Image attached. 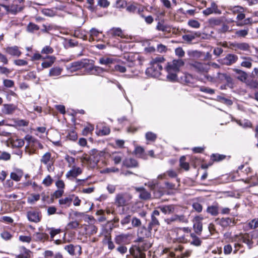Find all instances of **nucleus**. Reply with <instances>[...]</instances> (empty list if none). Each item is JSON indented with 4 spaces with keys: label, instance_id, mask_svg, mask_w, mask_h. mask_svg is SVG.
<instances>
[{
    "label": "nucleus",
    "instance_id": "obj_49",
    "mask_svg": "<svg viewBox=\"0 0 258 258\" xmlns=\"http://www.w3.org/2000/svg\"><path fill=\"white\" fill-rule=\"evenodd\" d=\"M180 166L185 170L189 169V165L188 163L185 162V157L182 156L180 159Z\"/></svg>",
    "mask_w": 258,
    "mask_h": 258
},
{
    "label": "nucleus",
    "instance_id": "obj_43",
    "mask_svg": "<svg viewBox=\"0 0 258 258\" xmlns=\"http://www.w3.org/2000/svg\"><path fill=\"white\" fill-rule=\"evenodd\" d=\"M190 236L192 238V240L190 242V244L196 246L201 245L202 241L199 237L197 236L195 233H191Z\"/></svg>",
    "mask_w": 258,
    "mask_h": 258
},
{
    "label": "nucleus",
    "instance_id": "obj_29",
    "mask_svg": "<svg viewBox=\"0 0 258 258\" xmlns=\"http://www.w3.org/2000/svg\"><path fill=\"white\" fill-rule=\"evenodd\" d=\"M16 108V106L13 104H5L2 112L5 114L9 115L12 114Z\"/></svg>",
    "mask_w": 258,
    "mask_h": 258
},
{
    "label": "nucleus",
    "instance_id": "obj_2",
    "mask_svg": "<svg viewBox=\"0 0 258 258\" xmlns=\"http://www.w3.org/2000/svg\"><path fill=\"white\" fill-rule=\"evenodd\" d=\"M235 241H237V243H235L234 245L235 249L233 251L234 253H236L239 248L241 247V243L246 244L249 248H251L253 243L249 234L247 233L236 235L235 236Z\"/></svg>",
    "mask_w": 258,
    "mask_h": 258
},
{
    "label": "nucleus",
    "instance_id": "obj_28",
    "mask_svg": "<svg viewBox=\"0 0 258 258\" xmlns=\"http://www.w3.org/2000/svg\"><path fill=\"white\" fill-rule=\"evenodd\" d=\"M45 58L48 59V60L42 62L41 66L43 69L51 67L56 59L55 57L54 56H47Z\"/></svg>",
    "mask_w": 258,
    "mask_h": 258
},
{
    "label": "nucleus",
    "instance_id": "obj_37",
    "mask_svg": "<svg viewBox=\"0 0 258 258\" xmlns=\"http://www.w3.org/2000/svg\"><path fill=\"white\" fill-rule=\"evenodd\" d=\"M151 246V243L146 240L140 241L139 243L138 246H137L138 248H140L144 252L147 250Z\"/></svg>",
    "mask_w": 258,
    "mask_h": 258
},
{
    "label": "nucleus",
    "instance_id": "obj_35",
    "mask_svg": "<svg viewBox=\"0 0 258 258\" xmlns=\"http://www.w3.org/2000/svg\"><path fill=\"white\" fill-rule=\"evenodd\" d=\"M51 159L50 153L46 152L42 156L40 161L42 163L46 165L48 167V166H50Z\"/></svg>",
    "mask_w": 258,
    "mask_h": 258
},
{
    "label": "nucleus",
    "instance_id": "obj_61",
    "mask_svg": "<svg viewBox=\"0 0 258 258\" xmlns=\"http://www.w3.org/2000/svg\"><path fill=\"white\" fill-rule=\"evenodd\" d=\"M52 179L49 175H48L42 181V183L46 186L50 185L52 183Z\"/></svg>",
    "mask_w": 258,
    "mask_h": 258
},
{
    "label": "nucleus",
    "instance_id": "obj_4",
    "mask_svg": "<svg viewBox=\"0 0 258 258\" xmlns=\"http://www.w3.org/2000/svg\"><path fill=\"white\" fill-rule=\"evenodd\" d=\"M28 144L25 146V151L28 155L31 156L35 153L37 145H40V143L37 140H34L31 136L27 135L25 137Z\"/></svg>",
    "mask_w": 258,
    "mask_h": 258
},
{
    "label": "nucleus",
    "instance_id": "obj_63",
    "mask_svg": "<svg viewBox=\"0 0 258 258\" xmlns=\"http://www.w3.org/2000/svg\"><path fill=\"white\" fill-rule=\"evenodd\" d=\"M1 235L2 238L6 240L11 239L12 237V235L10 232L7 231H4L3 232H2Z\"/></svg>",
    "mask_w": 258,
    "mask_h": 258
},
{
    "label": "nucleus",
    "instance_id": "obj_48",
    "mask_svg": "<svg viewBox=\"0 0 258 258\" xmlns=\"http://www.w3.org/2000/svg\"><path fill=\"white\" fill-rule=\"evenodd\" d=\"M188 55L191 57L194 58H199L202 57L203 52L198 50H192L188 52Z\"/></svg>",
    "mask_w": 258,
    "mask_h": 258
},
{
    "label": "nucleus",
    "instance_id": "obj_59",
    "mask_svg": "<svg viewBox=\"0 0 258 258\" xmlns=\"http://www.w3.org/2000/svg\"><path fill=\"white\" fill-rule=\"evenodd\" d=\"M132 221V225L134 227H138L141 225L142 222L139 218L137 217H133L131 220Z\"/></svg>",
    "mask_w": 258,
    "mask_h": 258
},
{
    "label": "nucleus",
    "instance_id": "obj_56",
    "mask_svg": "<svg viewBox=\"0 0 258 258\" xmlns=\"http://www.w3.org/2000/svg\"><path fill=\"white\" fill-rule=\"evenodd\" d=\"M31 252L30 250L24 248V254L17 255L15 258H29L31 256Z\"/></svg>",
    "mask_w": 258,
    "mask_h": 258
},
{
    "label": "nucleus",
    "instance_id": "obj_32",
    "mask_svg": "<svg viewBox=\"0 0 258 258\" xmlns=\"http://www.w3.org/2000/svg\"><path fill=\"white\" fill-rule=\"evenodd\" d=\"M206 211L212 216H216L219 214V206L218 204L208 206Z\"/></svg>",
    "mask_w": 258,
    "mask_h": 258
},
{
    "label": "nucleus",
    "instance_id": "obj_13",
    "mask_svg": "<svg viewBox=\"0 0 258 258\" xmlns=\"http://www.w3.org/2000/svg\"><path fill=\"white\" fill-rule=\"evenodd\" d=\"M82 173V170L80 167L73 166L72 169L67 172L66 176L67 178L70 179L71 178H76Z\"/></svg>",
    "mask_w": 258,
    "mask_h": 258
},
{
    "label": "nucleus",
    "instance_id": "obj_40",
    "mask_svg": "<svg viewBox=\"0 0 258 258\" xmlns=\"http://www.w3.org/2000/svg\"><path fill=\"white\" fill-rule=\"evenodd\" d=\"M11 143L14 147L20 148L24 146V141L23 139H12Z\"/></svg>",
    "mask_w": 258,
    "mask_h": 258
},
{
    "label": "nucleus",
    "instance_id": "obj_17",
    "mask_svg": "<svg viewBox=\"0 0 258 258\" xmlns=\"http://www.w3.org/2000/svg\"><path fill=\"white\" fill-rule=\"evenodd\" d=\"M27 217L29 221L38 223L40 221V217L38 212L34 210L29 211L27 213Z\"/></svg>",
    "mask_w": 258,
    "mask_h": 258
},
{
    "label": "nucleus",
    "instance_id": "obj_24",
    "mask_svg": "<svg viewBox=\"0 0 258 258\" xmlns=\"http://www.w3.org/2000/svg\"><path fill=\"white\" fill-rule=\"evenodd\" d=\"M136 189L140 193L139 197L141 199L146 200L151 198L150 193L145 188L143 187H137Z\"/></svg>",
    "mask_w": 258,
    "mask_h": 258
},
{
    "label": "nucleus",
    "instance_id": "obj_7",
    "mask_svg": "<svg viewBox=\"0 0 258 258\" xmlns=\"http://www.w3.org/2000/svg\"><path fill=\"white\" fill-rule=\"evenodd\" d=\"M165 222L168 225H170L172 223L176 222L187 224L188 222V217L183 214H175L170 218L165 219Z\"/></svg>",
    "mask_w": 258,
    "mask_h": 258
},
{
    "label": "nucleus",
    "instance_id": "obj_58",
    "mask_svg": "<svg viewBox=\"0 0 258 258\" xmlns=\"http://www.w3.org/2000/svg\"><path fill=\"white\" fill-rule=\"evenodd\" d=\"M131 221V216L130 215H126L123 217L120 221V224L122 226H124L128 224Z\"/></svg>",
    "mask_w": 258,
    "mask_h": 258
},
{
    "label": "nucleus",
    "instance_id": "obj_8",
    "mask_svg": "<svg viewBox=\"0 0 258 258\" xmlns=\"http://www.w3.org/2000/svg\"><path fill=\"white\" fill-rule=\"evenodd\" d=\"M229 48L235 51L238 50L243 51H249L250 47L249 44L246 42H230Z\"/></svg>",
    "mask_w": 258,
    "mask_h": 258
},
{
    "label": "nucleus",
    "instance_id": "obj_31",
    "mask_svg": "<svg viewBox=\"0 0 258 258\" xmlns=\"http://www.w3.org/2000/svg\"><path fill=\"white\" fill-rule=\"evenodd\" d=\"M218 77L220 79H224L227 83L228 85L232 87L233 85V79L228 75L223 73H218Z\"/></svg>",
    "mask_w": 258,
    "mask_h": 258
},
{
    "label": "nucleus",
    "instance_id": "obj_6",
    "mask_svg": "<svg viewBox=\"0 0 258 258\" xmlns=\"http://www.w3.org/2000/svg\"><path fill=\"white\" fill-rule=\"evenodd\" d=\"M189 66L194 70L200 72H207L210 69V63L202 62L198 61L189 63Z\"/></svg>",
    "mask_w": 258,
    "mask_h": 258
},
{
    "label": "nucleus",
    "instance_id": "obj_3",
    "mask_svg": "<svg viewBox=\"0 0 258 258\" xmlns=\"http://www.w3.org/2000/svg\"><path fill=\"white\" fill-rule=\"evenodd\" d=\"M164 61V58L161 56L156 57L151 61V67L148 68L146 72H152L154 69L158 70L153 74V77H158L160 75V71L162 70L163 67L161 64Z\"/></svg>",
    "mask_w": 258,
    "mask_h": 258
},
{
    "label": "nucleus",
    "instance_id": "obj_50",
    "mask_svg": "<svg viewBox=\"0 0 258 258\" xmlns=\"http://www.w3.org/2000/svg\"><path fill=\"white\" fill-rule=\"evenodd\" d=\"M127 238V236L124 234L117 235L115 237V242L118 244H121L124 242Z\"/></svg>",
    "mask_w": 258,
    "mask_h": 258
},
{
    "label": "nucleus",
    "instance_id": "obj_30",
    "mask_svg": "<svg viewBox=\"0 0 258 258\" xmlns=\"http://www.w3.org/2000/svg\"><path fill=\"white\" fill-rule=\"evenodd\" d=\"M122 165L127 168H133L137 167L138 166V163L135 159L128 158L123 160Z\"/></svg>",
    "mask_w": 258,
    "mask_h": 258
},
{
    "label": "nucleus",
    "instance_id": "obj_21",
    "mask_svg": "<svg viewBox=\"0 0 258 258\" xmlns=\"http://www.w3.org/2000/svg\"><path fill=\"white\" fill-rule=\"evenodd\" d=\"M238 58V56L235 54H228L224 58L223 63L227 66H230L236 62Z\"/></svg>",
    "mask_w": 258,
    "mask_h": 258
},
{
    "label": "nucleus",
    "instance_id": "obj_45",
    "mask_svg": "<svg viewBox=\"0 0 258 258\" xmlns=\"http://www.w3.org/2000/svg\"><path fill=\"white\" fill-rule=\"evenodd\" d=\"M248 227H245L246 230H248L249 229H255L258 227V218H255L252 220L251 221L248 222L246 224Z\"/></svg>",
    "mask_w": 258,
    "mask_h": 258
},
{
    "label": "nucleus",
    "instance_id": "obj_60",
    "mask_svg": "<svg viewBox=\"0 0 258 258\" xmlns=\"http://www.w3.org/2000/svg\"><path fill=\"white\" fill-rule=\"evenodd\" d=\"M79 223L77 221H72L69 223L67 226V229H76L79 226Z\"/></svg>",
    "mask_w": 258,
    "mask_h": 258
},
{
    "label": "nucleus",
    "instance_id": "obj_44",
    "mask_svg": "<svg viewBox=\"0 0 258 258\" xmlns=\"http://www.w3.org/2000/svg\"><path fill=\"white\" fill-rule=\"evenodd\" d=\"M40 197V196L39 194H32L29 197H28L27 202L29 204H33L39 200Z\"/></svg>",
    "mask_w": 258,
    "mask_h": 258
},
{
    "label": "nucleus",
    "instance_id": "obj_41",
    "mask_svg": "<svg viewBox=\"0 0 258 258\" xmlns=\"http://www.w3.org/2000/svg\"><path fill=\"white\" fill-rule=\"evenodd\" d=\"M111 158L115 164H118L121 161L123 156L121 153H114L112 154Z\"/></svg>",
    "mask_w": 258,
    "mask_h": 258
},
{
    "label": "nucleus",
    "instance_id": "obj_20",
    "mask_svg": "<svg viewBox=\"0 0 258 258\" xmlns=\"http://www.w3.org/2000/svg\"><path fill=\"white\" fill-rule=\"evenodd\" d=\"M219 225L223 228H227L229 226H232L236 224L234 219L227 217L221 218L219 222Z\"/></svg>",
    "mask_w": 258,
    "mask_h": 258
},
{
    "label": "nucleus",
    "instance_id": "obj_23",
    "mask_svg": "<svg viewBox=\"0 0 258 258\" xmlns=\"http://www.w3.org/2000/svg\"><path fill=\"white\" fill-rule=\"evenodd\" d=\"M108 33L112 37H119L121 38L125 37V35L120 28H112L109 30Z\"/></svg>",
    "mask_w": 258,
    "mask_h": 258
},
{
    "label": "nucleus",
    "instance_id": "obj_27",
    "mask_svg": "<svg viewBox=\"0 0 258 258\" xmlns=\"http://www.w3.org/2000/svg\"><path fill=\"white\" fill-rule=\"evenodd\" d=\"M63 69L59 67H55L49 70L48 76L50 77L56 78L61 75Z\"/></svg>",
    "mask_w": 258,
    "mask_h": 258
},
{
    "label": "nucleus",
    "instance_id": "obj_16",
    "mask_svg": "<svg viewBox=\"0 0 258 258\" xmlns=\"http://www.w3.org/2000/svg\"><path fill=\"white\" fill-rule=\"evenodd\" d=\"M203 13L206 16H208L213 13L220 14L221 12L218 9L217 5L215 3H212L211 6L204 10Z\"/></svg>",
    "mask_w": 258,
    "mask_h": 258
},
{
    "label": "nucleus",
    "instance_id": "obj_34",
    "mask_svg": "<svg viewBox=\"0 0 258 258\" xmlns=\"http://www.w3.org/2000/svg\"><path fill=\"white\" fill-rule=\"evenodd\" d=\"M221 25V27L217 29V32L218 33L225 34L227 32H231L233 31V29L230 28V26L227 24L222 22Z\"/></svg>",
    "mask_w": 258,
    "mask_h": 258
},
{
    "label": "nucleus",
    "instance_id": "obj_22",
    "mask_svg": "<svg viewBox=\"0 0 258 258\" xmlns=\"http://www.w3.org/2000/svg\"><path fill=\"white\" fill-rule=\"evenodd\" d=\"M175 208L176 207L174 205H169L159 206L158 209L164 214H170L175 212Z\"/></svg>",
    "mask_w": 258,
    "mask_h": 258
},
{
    "label": "nucleus",
    "instance_id": "obj_14",
    "mask_svg": "<svg viewBox=\"0 0 258 258\" xmlns=\"http://www.w3.org/2000/svg\"><path fill=\"white\" fill-rule=\"evenodd\" d=\"M85 67V63L82 61L73 62L66 66L67 70L74 72Z\"/></svg>",
    "mask_w": 258,
    "mask_h": 258
},
{
    "label": "nucleus",
    "instance_id": "obj_25",
    "mask_svg": "<svg viewBox=\"0 0 258 258\" xmlns=\"http://www.w3.org/2000/svg\"><path fill=\"white\" fill-rule=\"evenodd\" d=\"M200 36V34L198 32H190V34L182 35V38L184 41L190 43L197 37H199Z\"/></svg>",
    "mask_w": 258,
    "mask_h": 258
},
{
    "label": "nucleus",
    "instance_id": "obj_18",
    "mask_svg": "<svg viewBox=\"0 0 258 258\" xmlns=\"http://www.w3.org/2000/svg\"><path fill=\"white\" fill-rule=\"evenodd\" d=\"M5 52L13 56L19 57L21 55L22 52L19 50V47L17 46H9L5 48Z\"/></svg>",
    "mask_w": 258,
    "mask_h": 258
},
{
    "label": "nucleus",
    "instance_id": "obj_46",
    "mask_svg": "<svg viewBox=\"0 0 258 258\" xmlns=\"http://www.w3.org/2000/svg\"><path fill=\"white\" fill-rule=\"evenodd\" d=\"M229 10L233 14H239L240 12H244V9L239 6L230 7Z\"/></svg>",
    "mask_w": 258,
    "mask_h": 258
},
{
    "label": "nucleus",
    "instance_id": "obj_9",
    "mask_svg": "<svg viewBox=\"0 0 258 258\" xmlns=\"http://www.w3.org/2000/svg\"><path fill=\"white\" fill-rule=\"evenodd\" d=\"M132 197L125 193H120L116 195L115 199V204L119 207L124 206L127 204Z\"/></svg>",
    "mask_w": 258,
    "mask_h": 258
},
{
    "label": "nucleus",
    "instance_id": "obj_51",
    "mask_svg": "<svg viewBox=\"0 0 258 258\" xmlns=\"http://www.w3.org/2000/svg\"><path fill=\"white\" fill-rule=\"evenodd\" d=\"M65 160L67 161L68 163V166L70 167H73V166H75V159L71 156H70L69 155H67L65 156Z\"/></svg>",
    "mask_w": 258,
    "mask_h": 258
},
{
    "label": "nucleus",
    "instance_id": "obj_62",
    "mask_svg": "<svg viewBox=\"0 0 258 258\" xmlns=\"http://www.w3.org/2000/svg\"><path fill=\"white\" fill-rule=\"evenodd\" d=\"M113 71L119 72L121 73H125L126 71V68L121 65L117 64L114 66Z\"/></svg>",
    "mask_w": 258,
    "mask_h": 258
},
{
    "label": "nucleus",
    "instance_id": "obj_47",
    "mask_svg": "<svg viewBox=\"0 0 258 258\" xmlns=\"http://www.w3.org/2000/svg\"><path fill=\"white\" fill-rule=\"evenodd\" d=\"M100 32L95 28H92L90 30V37L89 41L94 40V37H97Z\"/></svg>",
    "mask_w": 258,
    "mask_h": 258
},
{
    "label": "nucleus",
    "instance_id": "obj_10",
    "mask_svg": "<svg viewBox=\"0 0 258 258\" xmlns=\"http://www.w3.org/2000/svg\"><path fill=\"white\" fill-rule=\"evenodd\" d=\"M203 217L201 216H196L193 220V228L196 234L201 235L203 230L202 221Z\"/></svg>",
    "mask_w": 258,
    "mask_h": 258
},
{
    "label": "nucleus",
    "instance_id": "obj_1",
    "mask_svg": "<svg viewBox=\"0 0 258 258\" xmlns=\"http://www.w3.org/2000/svg\"><path fill=\"white\" fill-rule=\"evenodd\" d=\"M24 0H14L10 6L0 5V16L2 14V7L9 13L15 14L20 12L24 7Z\"/></svg>",
    "mask_w": 258,
    "mask_h": 258
},
{
    "label": "nucleus",
    "instance_id": "obj_57",
    "mask_svg": "<svg viewBox=\"0 0 258 258\" xmlns=\"http://www.w3.org/2000/svg\"><path fill=\"white\" fill-rule=\"evenodd\" d=\"M188 25L194 28H199L201 26L200 23L198 21L195 20H189L188 21Z\"/></svg>",
    "mask_w": 258,
    "mask_h": 258
},
{
    "label": "nucleus",
    "instance_id": "obj_42",
    "mask_svg": "<svg viewBox=\"0 0 258 258\" xmlns=\"http://www.w3.org/2000/svg\"><path fill=\"white\" fill-rule=\"evenodd\" d=\"M114 59L112 58L102 57L99 58V62L101 64L109 65L114 63Z\"/></svg>",
    "mask_w": 258,
    "mask_h": 258
},
{
    "label": "nucleus",
    "instance_id": "obj_12",
    "mask_svg": "<svg viewBox=\"0 0 258 258\" xmlns=\"http://www.w3.org/2000/svg\"><path fill=\"white\" fill-rule=\"evenodd\" d=\"M160 215L158 210H154L151 214V220L149 224V229H151L152 227L158 226L160 225V222L158 219V217Z\"/></svg>",
    "mask_w": 258,
    "mask_h": 258
},
{
    "label": "nucleus",
    "instance_id": "obj_54",
    "mask_svg": "<svg viewBox=\"0 0 258 258\" xmlns=\"http://www.w3.org/2000/svg\"><path fill=\"white\" fill-rule=\"evenodd\" d=\"M192 207L198 213L201 212L203 210V207L202 205L198 202H194L192 204Z\"/></svg>",
    "mask_w": 258,
    "mask_h": 258
},
{
    "label": "nucleus",
    "instance_id": "obj_11",
    "mask_svg": "<svg viewBox=\"0 0 258 258\" xmlns=\"http://www.w3.org/2000/svg\"><path fill=\"white\" fill-rule=\"evenodd\" d=\"M64 248L72 255H80L82 253V248L79 245H74L71 244L66 245Z\"/></svg>",
    "mask_w": 258,
    "mask_h": 258
},
{
    "label": "nucleus",
    "instance_id": "obj_36",
    "mask_svg": "<svg viewBox=\"0 0 258 258\" xmlns=\"http://www.w3.org/2000/svg\"><path fill=\"white\" fill-rule=\"evenodd\" d=\"M222 21L220 18H212L209 19L208 24L212 28H214L216 26H220L222 24Z\"/></svg>",
    "mask_w": 258,
    "mask_h": 258
},
{
    "label": "nucleus",
    "instance_id": "obj_64",
    "mask_svg": "<svg viewBox=\"0 0 258 258\" xmlns=\"http://www.w3.org/2000/svg\"><path fill=\"white\" fill-rule=\"evenodd\" d=\"M86 229L91 234H94L96 233L97 231V228L93 225H90L88 226Z\"/></svg>",
    "mask_w": 258,
    "mask_h": 258
},
{
    "label": "nucleus",
    "instance_id": "obj_55",
    "mask_svg": "<svg viewBox=\"0 0 258 258\" xmlns=\"http://www.w3.org/2000/svg\"><path fill=\"white\" fill-rule=\"evenodd\" d=\"M168 75L167 76V79L168 81L171 82H174L177 80V77L176 73L174 72H167Z\"/></svg>",
    "mask_w": 258,
    "mask_h": 258
},
{
    "label": "nucleus",
    "instance_id": "obj_15",
    "mask_svg": "<svg viewBox=\"0 0 258 258\" xmlns=\"http://www.w3.org/2000/svg\"><path fill=\"white\" fill-rule=\"evenodd\" d=\"M130 252L134 258H146V254L137 246L131 248Z\"/></svg>",
    "mask_w": 258,
    "mask_h": 258
},
{
    "label": "nucleus",
    "instance_id": "obj_52",
    "mask_svg": "<svg viewBox=\"0 0 258 258\" xmlns=\"http://www.w3.org/2000/svg\"><path fill=\"white\" fill-rule=\"evenodd\" d=\"M146 139L149 141H154L157 138V136L155 134L149 132L146 134Z\"/></svg>",
    "mask_w": 258,
    "mask_h": 258
},
{
    "label": "nucleus",
    "instance_id": "obj_39",
    "mask_svg": "<svg viewBox=\"0 0 258 258\" xmlns=\"http://www.w3.org/2000/svg\"><path fill=\"white\" fill-rule=\"evenodd\" d=\"M243 61L241 63V66L246 68H250L252 66V58L249 57H241Z\"/></svg>",
    "mask_w": 258,
    "mask_h": 258
},
{
    "label": "nucleus",
    "instance_id": "obj_19",
    "mask_svg": "<svg viewBox=\"0 0 258 258\" xmlns=\"http://www.w3.org/2000/svg\"><path fill=\"white\" fill-rule=\"evenodd\" d=\"M74 195H70L64 198L59 199L58 203L62 208H67L69 207L74 200Z\"/></svg>",
    "mask_w": 258,
    "mask_h": 258
},
{
    "label": "nucleus",
    "instance_id": "obj_33",
    "mask_svg": "<svg viewBox=\"0 0 258 258\" xmlns=\"http://www.w3.org/2000/svg\"><path fill=\"white\" fill-rule=\"evenodd\" d=\"M249 31V29L247 27H245L243 29L237 30L235 32V37H245L248 35Z\"/></svg>",
    "mask_w": 258,
    "mask_h": 258
},
{
    "label": "nucleus",
    "instance_id": "obj_5",
    "mask_svg": "<svg viewBox=\"0 0 258 258\" xmlns=\"http://www.w3.org/2000/svg\"><path fill=\"white\" fill-rule=\"evenodd\" d=\"M183 65L184 61L182 59H174L171 62H168L166 70L167 72L177 73L179 68Z\"/></svg>",
    "mask_w": 258,
    "mask_h": 258
},
{
    "label": "nucleus",
    "instance_id": "obj_53",
    "mask_svg": "<svg viewBox=\"0 0 258 258\" xmlns=\"http://www.w3.org/2000/svg\"><path fill=\"white\" fill-rule=\"evenodd\" d=\"M22 174L21 172H12L10 174L11 178L16 181H20L21 180V178H22Z\"/></svg>",
    "mask_w": 258,
    "mask_h": 258
},
{
    "label": "nucleus",
    "instance_id": "obj_38",
    "mask_svg": "<svg viewBox=\"0 0 258 258\" xmlns=\"http://www.w3.org/2000/svg\"><path fill=\"white\" fill-rule=\"evenodd\" d=\"M234 71L238 75L237 78L239 80L242 82H245L246 81L247 75L245 72L239 69H234Z\"/></svg>",
    "mask_w": 258,
    "mask_h": 258
},
{
    "label": "nucleus",
    "instance_id": "obj_26",
    "mask_svg": "<svg viewBox=\"0 0 258 258\" xmlns=\"http://www.w3.org/2000/svg\"><path fill=\"white\" fill-rule=\"evenodd\" d=\"M33 237L35 241L44 242L48 239V235L45 233L36 232L33 234Z\"/></svg>",
    "mask_w": 258,
    "mask_h": 258
}]
</instances>
